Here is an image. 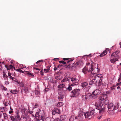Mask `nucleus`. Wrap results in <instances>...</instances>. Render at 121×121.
I'll list each match as a JSON object with an SVG mask.
<instances>
[{
  "mask_svg": "<svg viewBox=\"0 0 121 121\" xmlns=\"http://www.w3.org/2000/svg\"><path fill=\"white\" fill-rule=\"evenodd\" d=\"M3 104H4L5 105V106H6L8 105L6 104V102H3Z\"/></svg>",
  "mask_w": 121,
  "mask_h": 121,
  "instance_id": "052dcab7",
  "label": "nucleus"
},
{
  "mask_svg": "<svg viewBox=\"0 0 121 121\" xmlns=\"http://www.w3.org/2000/svg\"><path fill=\"white\" fill-rule=\"evenodd\" d=\"M101 92V91L99 89H96L93 92L92 94L89 95L90 97L93 99H95L97 97V95H99Z\"/></svg>",
  "mask_w": 121,
  "mask_h": 121,
  "instance_id": "f257e3e1",
  "label": "nucleus"
},
{
  "mask_svg": "<svg viewBox=\"0 0 121 121\" xmlns=\"http://www.w3.org/2000/svg\"><path fill=\"white\" fill-rule=\"evenodd\" d=\"M117 107L116 106H113V110H115V109H117V108H118L119 107V104L118 103L117 104Z\"/></svg>",
  "mask_w": 121,
  "mask_h": 121,
  "instance_id": "7c9ffc66",
  "label": "nucleus"
},
{
  "mask_svg": "<svg viewBox=\"0 0 121 121\" xmlns=\"http://www.w3.org/2000/svg\"><path fill=\"white\" fill-rule=\"evenodd\" d=\"M13 111L12 110H11V111H10L9 112V113L10 114H11V113L13 112Z\"/></svg>",
  "mask_w": 121,
  "mask_h": 121,
  "instance_id": "4d7b16f0",
  "label": "nucleus"
},
{
  "mask_svg": "<svg viewBox=\"0 0 121 121\" xmlns=\"http://www.w3.org/2000/svg\"><path fill=\"white\" fill-rule=\"evenodd\" d=\"M113 103H111L109 104L107 106L108 108V111H113Z\"/></svg>",
  "mask_w": 121,
  "mask_h": 121,
  "instance_id": "f8f14e48",
  "label": "nucleus"
},
{
  "mask_svg": "<svg viewBox=\"0 0 121 121\" xmlns=\"http://www.w3.org/2000/svg\"><path fill=\"white\" fill-rule=\"evenodd\" d=\"M67 90L69 91H70L72 90V87L70 86H68L67 88Z\"/></svg>",
  "mask_w": 121,
  "mask_h": 121,
  "instance_id": "c03bdc74",
  "label": "nucleus"
},
{
  "mask_svg": "<svg viewBox=\"0 0 121 121\" xmlns=\"http://www.w3.org/2000/svg\"><path fill=\"white\" fill-rule=\"evenodd\" d=\"M63 105V103L60 102H59L58 103L57 105V107H61Z\"/></svg>",
  "mask_w": 121,
  "mask_h": 121,
  "instance_id": "b1692460",
  "label": "nucleus"
},
{
  "mask_svg": "<svg viewBox=\"0 0 121 121\" xmlns=\"http://www.w3.org/2000/svg\"><path fill=\"white\" fill-rule=\"evenodd\" d=\"M109 101L108 100H105L103 102H104L105 104L106 105L107 104V103H108Z\"/></svg>",
  "mask_w": 121,
  "mask_h": 121,
  "instance_id": "a18cd8bd",
  "label": "nucleus"
},
{
  "mask_svg": "<svg viewBox=\"0 0 121 121\" xmlns=\"http://www.w3.org/2000/svg\"><path fill=\"white\" fill-rule=\"evenodd\" d=\"M116 54L117 55L120 52V51H117L115 52Z\"/></svg>",
  "mask_w": 121,
  "mask_h": 121,
  "instance_id": "5fc2aeb1",
  "label": "nucleus"
},
{
  "mask_svg": "<svg viewBox=\"0 0 121 121\" xmlns=\"http://www.w3.org/2000/svg\"><path fill=\"white\" fill-rule=\"evenodd\" d=\"M20 116L17 114V115L16 116H15V120H18V118H19Z\"/></svg>",
  "mask_w": 121,
  "mask_h": 121,
  "instance_id": "e433bc0d",
  "label": "nucleus"
},
{
  "mask_svg": "<svg viewBox=\"0 0 121 121\" xmlns=\"http://www.w3.org/2000/svg\"><path fill=\"white\" fill-rule=\"evenodd\" d=\"M59 59L58 58H54L53 59V60L56 61H57V60H59Z\"/></svg>",
  "mask_w": 121,
  "mask_h": 121,
  "instance_id": "864d4df0",
  "label": "nucleus"
},
{
  "mask_svg": "<svg viewBox=\"0 0 121 121\" xmlns=\"http://www.w3.org/2000/svg\"><path fill=\"white\" fill-rule=\"evenodd\" d=\"M93 66L92 65H91V68H90L89 69V70H88V72L91 71H92V69H93Z\"/></svg>",
  "mask_w": 121,
  "mask_h": 121,
  "instance_id": "4c0bfd02",
  "label": "nucleus"
},
{
  "mask_svg": "<svg viewBox=\"0 0 121 121\" xmlns=\"http://www.w3.org/2000/svg\"><path fill=\"white\" fill-rule=\"evenodd\" d=\"M43 60H38L36 62V63L37 64H38L41 62H43Z\"/></svg>",
  "mask_w": 121,
  "mask_h": 121,
  "instance_id": "de8ad7c7",
  "label": "nucleus"
},
{
  "mask_svg": "<svg viewBox=\"0 0 121 121\" xmlns=\"http://www.w3.org/2000/svg\"><path fill=\"white\" fill-rule=\"evenodd\" d=\"M69 58H63V59L64 60H67L69 59Z\"/></svg>",
  "mask_w": 121,
  "mask_h": 121,
  "instance_id": "603ef678",
  "label": "nucleus"
},
{
  "mask_svg": "<svg viewBox=\"0 0 121 121\" xmlns=\"http://www.w3.org/2000/svg\"><path fill=\"white\" fill-rule=\"evenodd\" d=\"M43 69L42 70H41L40 71V72L41 73V74L42 75H43Z\"/></svg>",
  "mask_w": 121,
  "mask_h": 121,
  "instance_id": "bf43d9fd",
  "label": "nucleus"
},
{
  "mask_svg": "<svg viewBox=\"0 0 121 121\" xmlns=\"http://www.w3.org/2000/svg\"><path fill=\"white\" fill-rule=\"evenodd\" d=\"M87 71V68L85 67L82 69V72L84 74H86Z\"/></svg>",
  "mask_w": 121,
  "mask_h": 121,
  "instance_id": "a211bd4d",
  "label": "nucleus"
},
{
  "mask_svg": "<svg viewBox=\"0 0 121 121\" xmlns=\"http://www.w3.org/2000/svg\"><path fill=\"white\" fill-rule=\"evenodd\" d=\"M74 117L75 116H71V118L69 119V121H73L74 120Z\"/></svg>",
  "mask_w": 121,
  "mask_h": 121,
  "instance_id": "c756f323",
  "label": "nucleus"
},
{
  "mask_svg": "<svg viewBox=\"0 0 121 121\" xmlns=\"http://www.w3.org/2000/svg\"><path fill=\"white\" fill-rule=\"evenodd\" d=\"M54 121H60V120L59 118H57L55 119Z\"/></svg>",
  "mask_w": 121,
  "mask_h": 121,
  "instance_id": "6e6d98bb",
  "label": "nucleus"
},
{
  "mask_svg": "<svg viewBox=\"0 0 121 121\" xmlns=\"http://www.w3.org/2000/svg\"><path fill=\"white\" fill-rule=\"evenodd\" d=\"M56 112L54 109L52 110V112L53 115H55L56 113Z\"/></svg>",
  "mask_w": 121,
  "mask_h": 121,
  "instance_id": "58836bf2",
  "label": "nucleus"
},
{
  "mask_svg": "<svg viewBox=\"0 0 121 121\" xmlns=\"http://www.w3.org/2000/svg\"><path fill=\"white\" fill-rule=\"evenodd\" d=\"M15 82H17L18 84H19V83L18 82V80L17 79H14V80H13Z\"/></svg>",
  "mask_w": 121,
  "mask_h": 121,
  "instance_id": "3c124183",
  "label": "nucleus"
},
{
  "mask_svg": "<svg viewBox=\"0 0 121 121\" xmlns=\"http://www.w3.org/2000/svg\"><path fill=\"white\" fill-rule=\"evenodd\" d=\"M102 117V116H98V118L99 119H100Z\"/></svg>",
  "mask_w": 121,
  "mask_h": 121,
  "instance_id": "680f3d73",
  "label": "nucleus"
},
{
  "mask_svg": "<svg viewBox=\"0 0 121 121\" xmlns=\"http://www.w3.org/2000/svg\"><path fill=\"white\" fill-rule=\"evenodd\" d=\"M61 78V77L60 76H58L56 77L55 79L57 80H60Z\"/></svg>",
  "mask_w": 121,
  "mask_h": 121,
  "instance_id": "cd10ccee",
  "label": "nucleus"
},
{
  "mask_svg": "<svg viewBox=\"0 0 121 121\" xmlns=\"http://www.w3.org/2000/svg\"><path fill=\"white\" fill-rule=\"evenodd\" d=\"M34 69H35V70H38L39 71L38 72H37L36 73L37 74L39 72V71H40L42 69L41 68H34Z\"/></svg>",
  "mask_w": 121,
  "mask_h": 121,
  "instance_id": "72a5a7b5",
  "label": "nucleus"
},
{
  "mask_svg": "<svg viewBox=\"0 0 121 121\" xmlns=\"http://www.w3.org/2000/svg\"><path fill=\"white\" fill-rule=\"evenodd\" d=\"M102 79L100 78V80H99V83H101L102 82Z\"/></svg>",
  "mask_w": 121,
  "mask_h": 121,
  "instance_id": "8fccbe9b",
  "label": "nucleus"
},
{
  "mask_svg": "<svg viewBox=\"0 0 121 121\" xmlns=\"http://www.w3.org/2000/svg\"><path fill=\"white\" fill-rule=\"evenodd\" d=\"M8 65H5V68H6L7 69L8 68Z\"/></svg>",
  "mask_w": 121,
  "mask_h": 121,
  "instance_id": "69168bd1",
  "label": "nucleus"
},
{
  "mask_svg": "<svg viewBox=\"0 0 121 121\" xmlns=\"http://www.w3.org/2000/svg\"><path fill=\"white\" fill-rule=\"evenodd\" d=\"M4 78H8V76L6 74H3V76Z\"/></svg>",
  "mask_w": 121,
  "mask_h": 121,
  "instance_id": "49530a36",
  "label": "nucleus"
},
{
  "mask_svg": "<svg viewBox=\"0 0 121 121\" xmlns=\"http://www.w3.org/2000/svg\"><path fill=\"white\" fill-rule=\"evenodd\" d=\"M54 119L50 117H48L45 119V121H53Z\"/></svg>",
  "mask_w": 121,
  "mask_h": 121,
  "instance_id": "aec40b11",
  "label": "nucleus"
},
{
  "mask_svg": "<svg viewBox=\"0 0 121 121\" xmlns=\"http://www.w3.org/2000/svg\"><path fill=\"white\" fill-rule=\"evenodd\" d=\"M88 84V83L86 82H84L81 84V86L83 87H86Z\"/></svg>",
  "mask_w": 121,
  "mask_h": 121,
  "instance_id": "dca6fc26",
  "label": "nucleus"
},
{
  "mask_svg": "<svg viewBox=\"0 0 121 121\" xmlns=\"http://www.w3.org/2000/svg\"><path fill=\"white\" fill-rule=\"evenodd\" d=\"M34 106H33V108H36L38 106L37 104L36 103L34 104Z\"/></svg>",
  "mask_w": 121,
  "mask_h": 121,
  "instance_id": "79ce46f5",
  "label": "nucleus"
},
{
  "mask_svg": "<svg viewBox=\"0 0 121 121\" xmlns=\"http://www.w3.org/2000/svg\"><path fill=\"white\" fill-rule=\"evenodd\" d=\"M107 98V96L106 95L102 94L99 98V99L101 101L106 99Z\"/></svg>",
  "mask_w": 121,
  "mask_h": 121,
  "instance_id": "9b49d317",
  "label": "nucleus"
},
{
  "mask_svg": "<svg viewBox=\"0 0 121 121\" xmlns=\"http://www.w3.org/2000/svg\"><path fill=\"white\" fill-rule=\"evenodd\" d=\"M20 69H17L16 70V71L18 72H19L20 71Z\"/></svg>",
  "mask_w": 121,
  "mask_h": 121,
  "instance_id": "774afa93",
  "label": "nucleus"
},
{
  "mask_svg": "<svg viewBox=\"0 0 121 121\" xmlns=\"http://www.w3.org/2000/svg\"><path fill=\"white\" fill-rule=\"evenodd\" d=\"M105 54V53L104 52H103L102 53H101L99 55V56L100 57H103L104 56H105L106 54Z\"/></svg>",
  "mask_w": 121,
  "mask_h": 121,
  "instance_id": "2f4dec72",
  "label": "nucleus"
},
{
  "mask_svg": "<svg viewBox=\"0 0 121 121\" xmlns=\"http://www.w3.org/2000/svg\"><path fill=\"white\" fill-rule=\"evenodd\" d=\"M79 89H74L71 92L72 94L71 97L78 96L79 95Z\"/></svg>",
  "mask_w": 121,
  "mask_h": 121,
  "instance_id": "7ed1b4c3",
  "label": "nucleus"
},
{
  "mask_svg": "<svg viewBox=\"0 0 121 121\" xmlns=\"http://www.w3.org/2000/svg\"><path fill=\"white\" fill-rule=\"evenodd\" d=\"M54 109L56 113H57L58 114H59L60 113V112L59 109L57 108H55Z\"/></svg>",
  "mask_w": 121,
  "mask_h": 121,
  "instance_id": "a878e982",
  "label": "nucleus"
},
{
  "mask_svg": "<svg viewBox=\"0 0 121 121\" xmlns=\"http://www.w3.org/2000/svg\"><path fill=\"white\" fill-rule=\"evenodd\" d=\"M97 82L96 80V79L94 78L91 80L89 84L90 85H92L96 83Z\"/></svg>",
  "mask_w": 121,
  "mask_h": 121,
  "instance_id": "4468645a",
  "label": "nucleus"
},
{
  "mask_svg": "<svg viewBox=\"0 0 121 121\" xmlns=\"http://www.w3.org/2000/svg\"><path fill=\"white\" fill-rule=\"evenodd\" d=\"M35 116L36 117V118L39 120V121H43L41 120L43 119V117L42 115H41L39 112H37Z\"/></svg>",
  "mask_w": 121,
  "mask_h": 121,
  "instance_id": "6e6552de",
  "label": "nucleus"
},
{
  "mask_svg": "<svg viewBox=\"0 0 121 121\" xmlns=\"http://www.w3.org/2000/svg\"><path fill=\"white\" fill-rule=\"evenodd\" d=\"M11 116H10V115H8V119H10V118Z\"/></svg>",
  "mask_w": 121,
  "mask_h": 121,
  "instance_id": "0e129e2a",
  "label": "nucleus"
},
{
  "mask_svg": "<svg viewBox=\"0 0 121 121\" xmlns=\"http://www.w3.org/2000/svg\"><path fill=\"white\" fill-rule=\"evenodd\" d=\"M5 84L6 85H8L9 84V82L8 81H6L5 82Z\"/></svg>",
  "mask_w": 121,
  "mask_h": 121,
  "instance_id": "13d9d810",
  "label": "nucleus"
},
{
  "mask_svg": "<svg viewBox=\"0 0 121 121\" xmlns=\"http://www.w3.org/2000/svg\"><path fill=\"white\" fill-rule=\"evenodd\" d=\"M11 120L13 121H15V116H11L10 118Z\"/></svg>",
  "mask_w": 121,
  "mask_h": 121,
  "instance_id": "c85d7f7f",
  "label": "nucleus"
},
{
  "mask_svg": "<svg viewBox=\"0 0 121 121\" xmlns=\"http://www.w3.org/2000/svg\"><path fill=\"white\" fill-rule=\"evenodd\" d=\"M35 93L36 95H39L40 94L39 91L38 90H35Z\"/></svg>",
  "mask_w": 121,
  "mask_h": 121,
  "instance_id": "4be33fe9",
  "label": "nucleus"
},
{
  "mask_svg": "<svg viewBox=\"0 0 121 121\" xmlns=\"http://www.w3.org/2000/svg\"><path fill=\"white\" fill-rule=\"evenodd\" d=\"M117 55V54L115 53L114 52L112 53L111 55V56H113L114 57L115 56Z\"/></svg>",
  "mask_w": 121,
  "mask_h": 121,
  "instance_id": "37998d69",
  "label": "nucleus"
},
{
  "mask_svg": "<svg viewBox=\"0 0 121 121\" xmlns=\"http://www.w3.org/2000/svg\"><path fill=\"white\" fill-rule=\"evenodd\" d=\"M4 118L5 119H8V115L6 113H3Z\"/></svg>",
  "mask_w": 121,
  "mask_h": 121,
  "instance_id": "393cba45",
  "label": "nucleus"
},
{
  "mask_svg": "<svg viewBox=\"0 0 121 121\" xmlns=\"http://www.w3.org/2000/svg\"><path fill=\"white\" fill-rule=\"evenodd\" d=\"M57 69L56 67L54 68V69L55 71H56V70Z\"/></svg>",
  "mask_w": 121,
  "mask_h": 121,
  "instance_id": "338daca9",
  "label": "nucleus"
},
{
  "mask_svg": "<svg viewBox=\"0 0 121 121\" xmlns=\"http://www.w3.org/2000/svg\"><path fill=\"white\" fill-rule=\"evenodd\" d=\"M61 83L59 84L58 85L59 90L65 92L67 90V88L65 86V83Z\"/></svg>",
  "mask_w": 121,
  "mask_h": 121,
  "instance_id": "f03ea898",
  "label": "nucleus"
},
{
  "mask_svg": "<svg viewBox=\"0 0 121 121\" xmlns=\"http://www.w3.org/2000/svg\"><path fill=\"white\" fill-rule=\"evenodd\" d=\"M8 76L9 78L11 79H12V80H14V79H15V78L12 77L11 75L9 76Z\"/></svg>",
  "mask_w": 121,
  "mask_h": 121,
  "instance_id": "a19ab883",
  "label": "nucleus"
},
{
  "mask_svg": "<svg viewBox=\"0 0 121 121\" xmlns=\"http://www.w3.org/2000/svg\"><path fill=\"white\" fill-rule=\"evenodd\" d=\"M66 118V116L65 115H61L60 117V120L64 121Z\"/></svg>",
  "mask_w": 121,
  "mask_h": 121,
  "instance_id": "f3484780",
  "label": "nucleus"
},
{
  "mask_svg": "<svg viewBox=\"0 0 121 121\" xmlns=\"http://www.w3.org/2000/svg\"><path fill=\"white\" fill-rule=\"evenodd\" d=\"M74 60V59L72 58L71 59H70L69 60H68L67 62V64H69V63L70 62H71L72 61Z\"/></svg>",
  "mask_w": 121,
  "mask_h": 121,
  "instance_id": "473e14b6",
  "label": "nucleus"
},
{
  "mask_svg": "<svg viewBox=\"0 0 121 121\" xmlns=\"http://www.w3.org/2000/svg\"><path fill=\"white\" fill-rule=\"evenodd\" d=\"M118 59L117 58L111 59L110 60V62L112 63L115 62L117 61H118Z\"/></svg>",
  "mask_w": 121,
  "mask_h": 121,
  "instance_id": "5701e85b",
  "label": "nucleus"
},
{
  "mask_svg": "<svg viewBox=\"0 0 121 121\" xmlns=\"http://www.w3.org/2000/svg\"><path fill=\"white\" fill-rule=\"evenodd\" d=\"M49 70H50V69L49 68H48L47 69H44V72L45 73H47L49 71Z\"/></svg>",
  "mask_w": 121,
  "mask_h": 121,
  "instance_id": "f704fd0d",
  "label": "nucleus"
},
{
  "mask_svg": "<svg viewBox=\"0 0 121 121\" xmlns=\"http://www.w3.org/2000/svg\"><path fill=\"white\" fill-rule=\"evenodd\" d=\"M10 92L11 93H12L13 94H16L17 93V92L16 90H11L10 91Z\"/></svg>",
  "mask_w": 121,
  "mask_h": 121,
  "instance_id": "bb28decb",
  "label": "nucleus"
},
{
  "mask_svg": "<svg viewBox=\"0 0 121 121\" xmlns=\"http://www.w3.org/2000/svg\"><path fill=\"white\" fill-rule=\"evenodd\" d=\"M78 81V79L76 78L75 77H73L71 79V82H70V86H73L74 85H76V83H77Z\"/></svg>",
  "mask_w": 121,
  "mask_h": 121,
  "instance_id": "20e7f679",
  "label": "nucleus"
},
{
  "mask_svg": "<svg viewBox=\"0 0 121 121\" xmlns=\"http://www.w3.org/2000/svg\"><path fill=\"white\" fill-rule=\"evenodd\" d=\"M59 62L60 63H62L65 64H66V63L63 61H59Z\"/></svg>",
  "mask_w": 121,
  "mask_h": 121,
  "instance_id": "ea45409f",
  "label": "nucleus"
},
{
  "mask_svg": "<svg viewBox=\"0 0 121 121\" xmlns=\"http://www.w3.org/2000/svg\"><path fill=\"white\" fill-rule=\"evenodd\" d=\"M24 91L26 93H27L28 92V91L27 88H26L25 89Z\"/></svg>",
  "mask_w": 121,
  "mask_h": 121,
  "instance_id": "09e8293b",
  "label": "nucleus"
},
{
  "mask_svg": "<svg viewBox=\"0 0 121 121\" xmlns=\"http://www.w3.org/2000/svg\"><path fill=\"white\" fill-rule=\"evenodd\" d=\"M83 109H81L79 111L78 114V116L75 117V119H80L81 118H82L83 115L84 114L83 112Z\"/></svg>",
  "mask_w": 121,
  "mask_h": 121,
  "instance_id": "423d86ee",
  "label": "nucleus"
},
{
  "mask_svg": "<svg viewBox=\"0 0 121 121\" xmlns=\"http://www.w3.org/2000/svg\"><path fill=\"white\" fill-rule=\"evenodd\" d=\"M50 81L51 82L53 83H57V80L53 78L50 79Z\"/></svg>",
  "mask_w": 121,
  "mask_h": 121,
  "instance_id": "412c9836",
  "label": "nucleus"
},
{
  "mask_svg": "<svg viewBox=\"0 0 121 121\" xmlns=\"http://www.w3.org/2000/svg\"><path fill=\"white\" fill-rule=\"evenodd\" d=\"M109 48H107L105 50L104 52L105 53V54H107V52L109 51Z\"/></svg>",
  "mask_w": 121,
  "mask_h": 121,
  "instance_id": "c9c22d12",
  "label": "nucleus"
},
{
  "mask_svg": "<svg viewBox=\"0 0 121 121\" xmlns=\"http://www.w3.org/2000/svg\"><path fill=\"white\" fill-rule=\"evenodd\" d=\"M110 93V92L109 91H107L106 92V94H105L104 95H107L109 94Z\"/></svg>",
  "mask_w": 121,
  "mask_h": 121,
  "instance_id": "e2e57ef3",
  "label": "nucleus"
},
{
  "mask_svg": "<svg viewBox=\"0 0 121 121\" xmlns=\"http://www.w3.org/2000/svg\"><path fill=\"white\" fill-rule=\"evenodd\" d=\"M103 105V104L102 103V102L100 101L98 103L96 102L95 103V105L97 107V108L100 109H101V110H104V108H102V106Z\"/></svg>",
  "mask_w": 121,
  "mask_h": 121,
  "instance_id": "39448f33",
  "label": "nucleus"
},
{
  "mask_svg": "<svg viewBox=\"0 0 121 121\" xmlns=\"http://www.w3.org/2000/svg\"><path fill=\"white\" fill-rule=\"evenodd\" d=\"M71 79V78L68 77L66 76V75L64 78L61 81V83H65L67 81H69Z\"/></svg>",
  "mask_w": 121,
  "mask_h": 121,
  "instance_id": "9d476101",
  "label": "nucleus"
},
{
  "mask_svg": "<svg viewBox=\"0 0 121 121\" xmlns=\"http://www.w3.org/2000/svg\"><path fill=\"white\" fill-rule=\"evenodd\" d=\"M83 64L82 62L81 61H79L78 62H76L75 65H78L79 66H82Z\"/></svg>",
  "mask_w": 121,
  "mask_h": 121,
  "instance_id": "2eb2a0df",
  "label": "nucleus"
},
{
  "mask_svg": "<svg viewBox=\"0 0 121 121\" xmlns=\"http://www.w3.org/2000/svg\"><path fill=\"white\" fill-rule=\"evenodd\" d=\"M14 69V70H15V67L13 66L12 65H8V68L7 69V70H10L11 69Z\"/></svg>",
  "mask_w": 121,
  "mask_h": 121,
  "instance_id": "6ab92c4d",
  "label": "nucleus"
},
{
  "mask_svg": "<svg viewBox=\"0 0 121 121\" xmlns=\"http://www.w3.org/2000/svg\"><path fill=\"white\" fill-rule=\"evenodd\" d=\"M99 71V69L98 68H94L92 69L91 73L92 74H97Z\"/></svg>",
  "mask_w": 121,
  "mask_h": 121,
  "instance_id": "ddd939ff",
  "label": "nucleus"
},
{
  "mask_svg": "<svg viewBox=\"0 0 121 121\" xmlns=\"http://www.w3.org/2000/svg\"><path fill=\"white\" fill-rule=\"evenodd\" d=\"M93 112L92 111L91 112V110L90 112H87L86 113H85L84 114V116L86 118H90L92 117V116L93 115Z\"/></svg>",
  "mask_w": 121,
  "mask_h": 121,
  "instance_id": "1a4fd4ad",
  "label": "nucleus"
},
{
  "mask_svg": "<svg viewBox=\"0 0 121 121\" xmlns=\"http://www.w3.org/2000/svg\"><path fill=\"white\" fill-rule=\"evenodd\" d=\"M100 109L96 108L95 109L92 108L91 110V112L93 111V115L94 114L95 115L97 114L98 113H101L102 111V110H100Z\"/></svg>",
  "mask_w": 121,
  "mask_h": 121,
  "instance_id": "0eeeda50",
  "label": "nucleus"
}]
</instances>
